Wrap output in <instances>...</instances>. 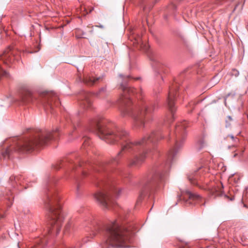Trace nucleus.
<instances>
[{
    "label": "nucleus",
    "instance_id": "nucleus-2",
    "mask_svg": "<svg viewBox=\"0 0 248 248\" xmlns=\"http://www.w3.org/2000/svg\"><path fill=\"white\" fill-rule=\"evenodd\" d=\"M121 88L123 92L119 100L121 105L120 108L121 116L132 118L134 128H143L149 115L155 109V106L151 107L148 103L141 100L134 105L130 96L135 95L140 99L143 95L142 90L128 87L123 83L121 84Z\"/></svg>",
    "mask_w": 248,
    "mask_h": 248
},
{
    "label": "nucleus",
    "instance_id": "nucleus-39",
    "mask_svg": "<svg viewBox=\"0 0 248 248\" xmlns=\"http://www.w3.org/2000/svg\"><path fill=\"white\" fill-rule=\"evenodd\" d=\"M130 77L129 76H127V78H130Z\"/></svg>",
    "mask_w": 248,
    "mask_h": 248
},
{
    "label": "nucleus",
    "instance_id": "nucleus-9",
    "mask_svg": "<svg viewBox=\"0 0 248 248\" xmlns=\"http://www.w3.org/2000/svg\"><path fill=\"white\" fill-rule=\"evenodd\" d=\"M41 103L44 105L45 109L53 108L54 106H57L59 104L57 97L53 93H44L41 96Z\"/></svg>",
    "mask_w": 248,
    "mask_h": 248
},
{
    "label": "nucleus",
    "instance_id": "nucleus-10",
    "mask_svg": "<svg viewBox=\"0 0 248 248\" xmlns=\"http://www.w3.org/2000/svg\"><path fill=\"white\" fill-rule=\"evenodd\" d=\"M35 98L32 92L27 87H24L19 92V101L25 105L33 102Z\"/></svg>",
    "mask_w": 248,
    "mask_h": 248
},
{
    "label": "nucleus",
    "instance_id": "nucleus-38",
    "mask_svg": "<svg viewBox=\"0 0 248 248\" xmlns=\"http://www.w3.org/2000/svg\"><path fill=\"white\" fill-rule=\"evenodd\" d=\"M94 170H95L96 171H100L99 170H97L96 169L94 168Z\"/></svg>",
    "mask_w": 248,
    "mask_h": 248
},
{
    "label": "nucleus",
    "instance_id": "nucleus-7",
    "mask_svg": "<svg viewBox=\"0 0 248 248\" xmlns=\"http://www.w3.org/2000/svg\"><path fill=\"white\" fill-rule=\"evenodd\" d=\"M203 170L202 168L188 175L187 178L189 182L193 185L196 186L201 189L208 190L211 194L215 196H220L223 192L222 184L219 183L215 186L214 184L209 186L207 182L204 181V177L202 175Z\"/></svg>",
    "mask_w": 248,
    "mask_h": 248
},
{
    "label": "nucleus",
    "instance_id": "nucleus-19",
    "mask_svg": "<svg viewBox=\"0 0 248 248\" xmlns=\"http://www.w3.org/2000/svg\"><path fill=\"white\" fill-rule=\"evenodd\" d=\"M226 121V126L228 127L231 125V122L232 121V119L231 116H228L227 117Z\"/></svg>",
    "mask_w": 248,
    "mask_h": 248
},
{
    "label": "nucleus",
    "instance_id": "nucleus-28",
    "mask_svg": "<svg viewBox=\"0 0 248 248\" xmlns=\"http://www.w3.org/2000/svg\"><path fill=\"white\" fill-rule=\"evenodd\" d=\"M95 230H96V232H99L101 230V228L99 226H98L95 229Z\"/></svg>",
    "mask_w": 248,
    "mask_h": 248
},
{
    "label": "nucleus",
    "instance_id": "nucleus-31",
    "mask_svg": "<svg viewBox=\"0 0 248 248\" xmlns=\"http://www.w3.org/2000/svg\"><path fill=\"white\" fill-rule=\"evenodd\" d=\"M29 245H26V247H24V246H22V247H20V246H18V248H27V246H28Z\"/></svg>",
    "mask_w": 248,
    "mask_h": 248
},
{
    "label": "nucleus",
    "instance_id": "nucleus-25",
    "mask_svg": "<svg viewBox=\"0 0 248 248\" xmlns=\"http://www.w3.org/2000/svg\"><path fill=\"white\" fill-rule=\"evenodd\" d=\"M176 8V6L174 4H171L169 6V9H172L173 10H175Z\"/></svg>",
    "mask_w": 248,
    "mask_h": 248
},
{
    "label": "nucleus",
    "instance_id": "nucleus-4",
    "mask_svg": "<svg viewBox=\"0 0 248 248\" xmlns=\"http://www.w3.org/2000/svg\"><path fill=\"white\" fill-rule=\"evenodd\" d=\"M58 131L57 128L52 132L46 130H36L30 138L20 140L15 145L8 147L3 152V155L10 157L14 153H23L40 148L54 139V133Z\"/></svg>",
    "mask_w": 248,
    "mask_h": 248
},
{
    "label": "nucleus",
    "instance_id": "nucleus-40",
    "mask_svg": "<svg viewBox=\"0 0 248 248\" xmlns=\"http://www.w3.org/2000/svg\"><path fill=\"white\" fill-rule=\"evenodd\" d=\"M105 246H103V248H105Z\"/></svg>",
    "mask_w": 248,
    "mask_h": 248
},
{
    "label": "nucleus",
    "instance_id": "nucleus-27",
    "mask_svg": "<svg viewBox=\"0 0 248 248\" xmlns=\"http://www.w3.org/2000/svg\"><path fill=\"white\" fill-rule=\"evenodd\" d=\"M106 91V88H102V89H101L99 90V93H101L102 92H105Z\"/></svg>",
    "mask_w": 248,
    "mask_h": 248
},
{
    "label": "nucleus",
    "instance_id": "nucleus-11",
    "mask_svg": "<svg viewBox=\"0 0 248 248\" xmlns=\"http://www.w3.org/2000/svg\"><path fill=\"white\" fill-rule=\"evenodd\" d=\"M177 93V85L170 87L169 89L167 98V104L169 110L171 111L172 116L174 117L173 112L175 110L174 100Z\"/></svg>",
    "mask_w": 248,
    "mask_h": 248
},
{
    "label": "nucleus",
    "instance_id": "nucleus-5",
    "mask_svg": "<svg viewBox=\"0 0 248 248\" xmlns=\"http://www.w3.org/2000/svg\"><path fill=\"white\" fill-rule=\"evenodd\" d=\"M57 180L53 178L47 187L46 200L45 201L47 210V217L49 220L50 228L48 230V235H57L59 233L63 219L61 216V205L59 203L60 197L58 191L52 187Z\"/></svg>",
    "mask_w": 248,
    "mask_h": 248
},
{
    "label": "nucleus",
    "instance_id": "nucleus-34",
    "mask_svg": "<svg viewBox=\"0 0 248 248\" xmlns=\"http://www.w3.org/2000/svg\"><path fill=\"white\" fill-rule=\"evenodd\" d=\"M79 185L78 184L77 185V190H79Z\"/></svg>",
    "mask_w": 248,
    "mask_h": 248
},
{
    "label": "nucleus",
    "instance_id": "nucleus-30",
    "mask_svg": "<svg viewBox=\"0 0 248 248\" xmlns=\"http://www.w3.org/2000/svg\"><path fill=\"white\" fill-rule=\"evenodd\" d=\"M70 122H71V123L73 125V126H75V124H74V122H73V120L72 119H70Z\"/></svg>",
    "mask_w": 248,
    "mask_h": 248
},
{
    "label": "nucleus",
    "instance_id": "nucleus-33",
    "mask_svg": "<svg viewBox=\"0 0 248 248\" xmlns=\"http://www.w3.org/2000/svg\"><path fill=\"white\" fill-rule=\"evenodd\" d=\"M12 203H13L12 202H10V204L9 205H8V206L10 207L12 205Z\"/></svg>",
    "mask_w": 248,
    "mask_h": 248
},
{
    "label": "nucleus",
    "instance_id": "nucleus-15",
    "mask_svg": "<svg viewBox=\"0 0 248 248\" xmlns=\"http://www.w3.org/2000/svg\"><path fill=\"white\" fill-rule=\"evenodd\" d=\"M91 94L89 93L84 92L83 99H82L81 105L84 108H88L91 106L92 101L90 99Z\"/></svg>",
    "mask_w": 248,
    "mask_h": 248
},
{
    "label": "nucleus",
    "instance_id": "nucleus-22",
    "mask_svg": "<svg viewBox=\"0 0 248 248\" xmlns=\"http://www.w3.org/2000/svg\"><path fill=\"white\" fill-rule=\"evenodd\" d=\"M72 226V224L71 223H68L67 224L65 227L64 229V232L66 233V232H68L70 228Z\"/></svg>",
    "mask_w": 248,
    "mask_h": 248
},
{
    "label": "nucleus",
    "instance_id": "nucleus-1",
    "mask_svg": "<svg viewBox=\"0 0 248 248\" xmlns=\"http://www.w3.org/2000/svg\"><path fill=\"white\" fill-rule=\"evenodd\" d=\"M90 130L95 131L98 137L109 144H120L122 148L117 156L112 158L109 163L115 165L119 163L120 159L124 151L139 152L129 161L130 167H138L144 160L151 152H147L145 147L154 143L158 140V133L153 132L150 135L144 137L141 140L132 141L128 133L122 128L114 127L113 124L108 123L105 119L96 118L90 123Z\"/></svg>",
    "mask_w": 248,
    "mask_h": 248
},
{
    "label": "nucleus",
    "instance_id": "nucleus-24",
    "mask_svg": "<svg viewBox=\"0 0 248 248\" xmlns=\"http://www.w3.org/2000/svg\"><path fill=\"white\" fill-rule=\"evenodd\" d=\"M232 75H234L235 76H237L239 75V72L235 69H233L232 70Z\"/></svg>",
    "mask_w": 248,
    "mask_h": 248
},
{
    "label": "nucleus",
    "instance_id": "nucleus-6",
    "mask_svg": "<svg viewBox=\"0 0 248 248\" xmlns=\"http://www.w3.org/2000/svg\"><path fill=\"white\" fill-rule=\"evenodd\" d=\"M105 229L108 238L105 245L108 248L126 247L134 231V228L131 225L120 224L117 220L110 222Z\"/></svg>",
    "mask_w": 248,
    "mask_h": 248
},
{
    "label": "nucleus",
    "instance_id": "nucleus-35",
    "mask_svg": "<svg viewBox=\"0 0 248 248\" xmlns=\"http://www.w3.org/2000/svg\"><path fill=\"white\" fill-rule=\"evenodd\" d=\"M98 27L100 28H103V26L102 25H100V26H98Z\"/></svg>",
    "mask_w": 248,
    "mask_h": 248
},
{
    "label": "nucleus",
    "instance_id": "nucleus-17",
    "mask_svg": "<svg viewBox=\"0 0 248 248\" xmlns=\"http://www.w3.org/2000/svg\"><path fill=\"white\" fill-rule=\"evenodd\" d=\"M206 145L205 142L203 139L199 140L196 143V148L198 151L201 150Z\"/></svg>",
    "mask_w": 248,
    "mask_h": 248
},
{
    "label": "nucleus",
    "instance_id": "nucleus-26",
    "mask_svg": "<svg viewBox=\"0 0 248 248\" xmlns=\"http://www.w3.org/2000/svg\"><path fill=\"white\" fill-rule=\"evenodd\" d=\"M228 137H230L235 142L238 141V140L237 138H234L233 136H228Z\"/></svg>",
    "mask_w": 248,
    "mask_h": 248
},
{
    "label": "nucleus",
    "instance_id": "nucleus-36",
    "mask_svg": "<svg viewBox=\"0 0 248 248\" xmlns=\"http://www.w3.org/2000/svg\"><path fill=\"white\" fill-rule=\"evenodd\" d=\"M217 3L218 4H221V2H220V1H217Z\"/></svg>",
    "mask_w": 248,
    "mask_h": 248
},
{
    "label": "nucleus",
    "instance_id": "nucleus-23",
    "mask_svg": "<svg viewBox=\"0 0 248 248\" xmlns=\"http://www.w3.org/2000/svg\"><path fill=\"white\" fill-rule=\"evenodd\" d=\"M19 178H20L18 176H12L10 177V180L11 181L14 180L16 183H17V181H19Z\"/></svg>",
    "mask_w": 248,
    "mask_h": 248
},
{
    "label": "nucleus",
    "instance_id": "nucleus-16",
    "mask_svg": "<svg viewBox=\"0 0 248 248\" xmlns=\"http://www.w3.org/2000/svg\"><path fill=\"white\" fill-rule=\"evenodd\" d=\"M96 232L93 231L92 234H90V236H87L86 237L83 239L82 241L80 240L78 241L74 246H72L69 248H80L82 245V242L83 243H87L88 241H89V240L88 239L89 237L92 238L93 237H94L96 235Z\"/></svg>",
    "mask_w": 248,
    "mask_h": 248
},
{
    "label": "nucleus",
    "instance_id": "nucleus-20",
    "mask_svg": "<svg viewBox=\"0 0 248 248\" xmlns=\"http://www.w3.org/2000/svg\"><path fill=\"white\" fill-rule=\"evenodd\" d=\"M244 149H242L241 150H239V151H237V153H235L233 157H236L237 155H239V156H242L243 155L244 152Z\"/></svg>",
    "mask_w": 248,
    "mask_h": 248
},
{
    "label": "nucleus",
    "instance_id": "nucleus-32",
    "mask_svg": "<svg viewBox=\"0 0 248 248\" xmlns=\"http://www.w3.org/2000/svg\"><path fill=\"white\" fill-rule=\"evenodd\" d=\"M194 105V103H193V102H190V103H189V106H192V105Z\"/></svg>",
    "mask_w": 248,
    "mask_h": 248
},
{
    "label": "nucleus",
    "instance_id": "nucleus-37",
    "mask_svg": "<svg viewBox=\"0 0 248 248\" xmlns=\"http://www.w3.org/2000/svg\"><path fill=\"white\" fill-rule=\"evenodd\" d=\"M85 173H86V172H84V171H83V175H86V174H85Z\"/></svg>",
    "mask_w": 248,
    "mask_h": 248
},
{
    "label": "nucleus",
    "instance_id": "nucleus-8",
    "mask_svg": "<svg viewBox=\"0 0 248 248\" xmlns=\"http://www.w3.org/2000/svg\"><path fill=\"white\" fill-rule=\"evenodd\" d=\"M121 190H117L115 187L111 188L109 191H99L94 194V197L98 203L105 209H109L113 206L115 202L113 198L115 195L118 196Z\"/></svg>",
    "mask_w": 248,
    "mask_h": 248
},
{
    "label": "nucleus",
    "instance_id": "nucleus-12",
    "mask_svg": "<svg viewBox=\"0 0 248 248\" xmlns=\"http://www.w3.org/2000/svg\"><path fill=\"white\" fill-rule=\"evenodd\" d=\"M184 198L186 199L187 202L191 204L193 202L196 203L202 200V197L199 195L195 193H193L189 190H186L183 192Z\"/></svg>",
    "mask_w": 248,
    "mask_h": 248
},
{
    "label": "nucleus",
    "instance_id": "nucleus-18",
    "mask_svg": "<svg viewBox=\"0 0 248 248\" xmlns=\"http://www.w3.org/2000/svg\"><path fill=\"white\" fill-rule=\"evenodd\" d=\"M244 3V2L242 0L241 2H239L238 4H237L234 7V11H235L238 9V10L239 11H240L243 8Z\"/></svg>",
    "mask_w": 248,
    "mask_h": 248
},
{
    "label": "nucleus",
    "instance_id": "nucleus-13",
    "mask_svg": "<svg viewBox=\"0 0 248 248\" xmlns=\"http://www.w3.org/2000/svg\"><path fill=\"white\" fill-rule=\"evenodd\" d=\"M48 238L49 236L43 238H38L35 240L33 245H29L27 246V248H45Z\"/></svg>",
    "mask_w": 248,
    "mask_h": 248
},
{
    "label": "nucleus",
    "instance_id": "nucleus-3",
    "mask_svg": "<svg viewBox=\"0 0 248 248\" xmlns=\"http://www.w3.org/2000/svg\"><path fill=\"white\" fill-rule=\"evenodd\" d=\"M188 126V123L184 121L178 124L175 130V147L170 150L168 154L166 162L165 163L155 165L151 170L148 175L147 183L144 189L141 192L139 199L150 193L153 192L155 190L161 188L165 182V175L169 169L170 163L176 153V150L180 148L186 137V129Z\"/></svg>",
    "mask_w": 248,
    "mask_h": 248
},
{
    "label": "nucleus",
    "instance_id": "nucleus-29",
    "mask_svg": "<svg viewBox=\"0 0 248 248\" xmlns=\"http://www.w3.org/2000/svg\"><path fill=\"white\" fill-rule=\"evenodd\" d=\"M93 9H94L93 7L90 8L89 9V13H91L93 10Z\"/></svg>",
    "mask_w": 248,
    "mask_h": 248
},
{
    "label": "nucleus",
    "instance_id": "nucleus-21",
    "mask_svg": "<svg viewBox=\"0 0 248 248\" xmlns=\"http://www.w3.org/2000/svg\"><path fill=\"white\" fill-rule=\"evenodd\" d=\"M90 143V140L88 138H85L84 142L83 143V146L84 148H85L86 146L89 145Z\"/></svg>",
    "mask_w": 248,
    "mask_h": 248
},
{
    "label": "nucleus",
    "instance_id": "nucleus-14",
    "mask_svg": "<svg viewBox=\"0 0 248 248\" xmlns=\"http://www.w3.org/2000/svg\"><path fill=\"white\" fill-rule=\"evenodd\" d=\"M102 78H94L90 75L86 76L84 78L83 82L88 86H93L98 81L102 80Z\"/></svg>",
    "mask_w": 248,
    "mask_h": 248
}]
</instances>
